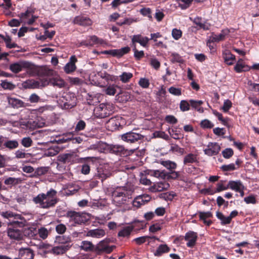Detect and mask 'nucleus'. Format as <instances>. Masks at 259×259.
Here are the masks:
<instances>
[{"label": "nucleus", "mask_w": 259, "mask_h": 259, "mask_svg": "<svg viewBox=\"0 0 259 259\" xmlns=\"http://www.w3.org/2000/svg\"><path fill=\"white\" fill-rule=\"evenodd\" d=\"M57 193L56 190L51 189L46 194L40 193L33 197L32 201L35 204H39L41 208H49L54 206L58 202Z\"/></svg>", "instance_id": "obj_1"}, {"label": "nucleus", "mask_w": 259, "mask_h": 259, "mask_svg": "<svg viewBox=\"0 0 259 259\" xmlns=\"http://www.w3.org/2000/svg\"><path fill=\"white\" fill-rule=\"evenodd\" d=\"M133 191L131 189H122L115 191L113 193V201L117 206L126 203L132 198Z\"/></svg>", "instance_id": "obj_2"}, {"label": "nucleus", "mask_w": 259, "mask_h": 259, "mask_svg": "<svg viewBox=\"0 0 259 259\" xmlns=\"http://www.w3.org/2000/svg\"><path fill=\"white\" fill-rule=\"evenodd\" d=\"M66 217L68 219L69 223L71 226L84 224L88 220L84 215L74 211H68Z\"/></svg>", "instance_id": "obj_3"}, {"label": "nucleus", "mask_w": 259, "mask_h": 259, "mask_svg": "<svg viewBox=\"0 0 259 259\" xmlns=\"http://www.w3.org/2000/svg\"><path fill=\"white\" fill-rule=\"evenodd\" d=\"M113 110V108L112 105L102 103L95 108L94 114L97 117L103 118L111 114Z\"/></svg>", "instance_id": "obj_4"}, {"label": "nucleus", "mask_w": 259, "mask_h": 259, "mask_svg": "<svg viewBox=\"0 0 259 259\" xmlns=\"http://www.w3.org/2000/svg\"><path fill=\"white\" fill-rule=\"evenodd\" d=\"M15 216L11 223H8V227L17 228L29 226L28 222L22 215L17 214Z\"/></svg>", "instance_id": "obj_5"}, {"label": "nucleus", "mask_w": 259, "mask_h": 259, "mask_svg": "<svg viewBox=\"0 0 259 259\" xmlns=\"http://www.w3.org/2000/svg\"><path fill=\"white\" fill-rule=\"evenodd\" d=\"M144 137L143 135L133 132H130L121 135V139L130 143H134L142 140Z\"/></svg>", "instance_id": "obj_6"}, {"label": "nucleus", "mask_w": 259, "mask_h": 259, "mask_svg": "<svg viewBox=\"0 0 259 259\" xmlns=\"http://www.w3.org/2000/svg\"><path fill=\"white\" fill-rule=\"evenodd\" d=\"M49 84L48 81L45 80L41 83L33 79H28L24 81L23 83V87L25 89H36L44 87Z\"/></svg>", "instance_id": "obj_7"}, {"label": "nucleus", "mask_w": 259, "mask_h": 259, "mask_svg": "<svg viewBox=\"0 0 259 259\" xmlns=\"http://www.w3.org/2000/svg\"><path fill=\"white\" fill-rule=\"evenodd\" d=\"M115 248V246H109L104 243L103 241H100L98 244L95 246V252L98 254H101L103 252L106 253H111Z\"/></svg>", "instance_id": "obj_8"}, {"label": "nucleus", "mask_w": 259, "mask_h": 259, "mask_svg": "<svg viewBox=\"0 0 259 259\" xmlns=\"http://www.w3.org/2000/svg\"><path fill=\"white\" fill-rule=\"evenodd\" d=\"M75 159L76 155L72 153L62 154L57 157V161L60 164L72 163Z\"/></svg>", "instance_id": "obj_9"}, {"label": "nucleus", "mask_w": 259, "mask_h": 259, "mask_svg": "<svg viewBox=\"0 0 259 259\" xmlns=\"http://www.w3.org/2000/svg\"><path fill=\"white\" fill-rule=\"evenodd\" d=\"M221 150V147L217 143H209L207 148L204 150V153L209 156H211L217 155Z\"/></svg>", "instance_id": "obj_10"}, {"label": "nucleus", "mask_w": 259, "mask_h": 259, "mask_svg": "<svg viewBox=\"0 0 259 259\" xmlns=\"http://www.w3.org/2000/svg\"><path fill=\"white\" fill-rule=\"evenodd\" d=\"M151 197L147 194H144L137 196L133 201V205L134 207L139 208L141 206L145 204L151 200Z\"/></svg>", "instance_id": "obj_11"}, {"label": "nucleus", "mask_w": 259, "mask_h": 259, "mask_svg": "<svg viewBox=\"0 0 259 259\" xmlns=\"http://www.w3.org/2000/svg\"><path fill=\"white\" fill-rule=\"evenodd\" d=\"M7 233L10 238L12 239L20 240L23 238L22 231L17 228L8 227Z\"/></svg>", "instance_id": "obj_12"}, {"label": "nucleus", "mask_w": 259, "mask_h": 259, "mask_svg": "<svg viewBox=\"0 0 259 259\" xmlns=\"http://www.w3.org/2000/svg\"><path fill=\"white\" fill-rule=\"evenodd\" d=\"M33 256V251L29 248H21L19 250V259H32Z\"/></svg>", "instance_id": "obj_13"}, {"label": "nucleus", "mask_w": 259, "mask_h": 259, "mask_svg": "<svg viewBox=\"0 0 259 259\" xmlns=\"http://www.w3.org/2000/svg\"><path fill=\"white\" fill-rule=\"evenodd\" d=\"M197 239V233L193 231L188 232L185 236V240L188 241L187 245L190 247H192L195 245Z\"/></svg>", "instance_id": "obj_14"}, {"label": "nucleus", "mask_w": 259, "mask_h": 259, "mask_svg": "<svg viewBox=\"0 0 259 259\" xmlns=\"http://www.w3.org/2000/svg\"><path fill=\"white\" fill-rule=\"evenodd\" d=\"M73 22L74 24L81 26H90L92 24V21L89 18L83 16L75 17Z\"/></svg>", "instance_id": "obj_15"}, {"label": "nucleus", "mask_w": 259, "mask_h": 259, "mask_svg": "<svg viewBox=\"0 0 259 259\" xmlns=\"http://www.w3.org/2000/svg\"><path fill=\"white\" fill-rule=\"evenodd\" d=\"M120 124L119 118L112 117L107 122L106 127L109 130L113 131L118 129Z\"/></svg>", "instance_id": "obj_16"}, {"label": "nucleus", "mask_w": 259, "mask_h": 259, "mask_svg": "<svg viewBox=\"0 0 259 259\" xmlns=\"http://www.w3.org/2000/svg\"><path fill=\"white\" fill-rule=\"evenodd\" d=\"M77 62V59L75 56H72L70 58V61L64 66V71L67 73H70L76 69L75 63Z\"/></svg>", "instance_id": "obj_17"}, {"label": "nucleus", "mask_w": 259, "mask_h": 259, "mask_svg": "<svg viewBox=\"0 0 259 259\" xmlns=\"http://www.w3.org/2000/svg\"><path fill=\"white\" fill-rule=\"evenodd\" d=\"M105 235V231L102 229H96L90 230L87 233L86 236L88 237H92L94 238H101L104 236Z\"/></svg>", "instance_id": "obj_18"}, {"label": "nucleus", "mask_w": 259, "mask_h": 259, "mask_svg": "<svg viewBox=\"0 0 259 259\" xmlns=\"http://www.w3.org/2000/svg\"><path fill=\"white\" fill-rule=\"evenodd\" d=\"M149 39L147 37H143L141 35H135L133 36L132 41L133 47L136 42L139 43L141 46L145 47L148 42Z\"/></svg>", "instance_id": "obj_19"}, {"label": "nucleus", "mask_w": 259, "mask_h": 259, "mask_svg": "<svg viewBox=\"0 0 259 259\" xmlns=\"http://www.w3.org/2000/svg\"><path fill=\"white\" fill-rule=\"evenodd\" d=\"M70 244H62L54 247L52 249V252L56 255L62 254L67 251L71 247Z\"/></svg>", "instance_id": "obj_20"}, {"label": "nucleus", "mask_w": 259, "mask_h": 259, "mask_svg": "<svg viewBox=\"0 0 259 259\" xmlns=\"http://www.w3.org/2000/svg\"><path fill=\"white\" fill-rule=\"evenodd\" d=\"M48 83L59 88H64L65 85V82L64 80L58 76L50 78L49 81H48Z\"/></svg>", "instance_id": "obj_21"}, {"label": "nucleus", "mask_w": 259, "mask_h": 259, "mask_svg": "<svg viewBox=\"0 0 259 259\" xmlns=\"http://www.w3.org/2000/svg\"><path fill=\"white\" fill-rule=\"evenodd\" d=\"M170 187L169 184L166 182L157 183L151 188L153 192H161L167 190Z\"/></svg>", "instance_id": "obj_22"}, {"label": "nucleus", "mask_w": 259, "mask_h": 259, "mask_svg": "<svg viewBox=\"0 0 259 259\" xmlns=\"http://www.w3.org/2000/svg\"><path fill=\"white\" fill-rule=\"evenodd\" d=\"M130 51V48L125 47L122 48L120 49L111 50V55L114 57L120 58L123 56L124 54H127Z\"/></svg>", "instance_id": "obj_23"}, {"label": "nucleus", "mask_w": 259, "mask_h": 259, "mask_svg": "<svg viewBox=\"0 0 259 259\" xmlns=\"http://www.w3.org/2000/svg\"><path fill=\"white\" fill-rule=\"evenodd\" d=\"M37 73L39 76H54L55 72L47 67H41L37 69Z\"/></svg>", "instance_id": "obj_24"}, {"label": "nucleus", "mask_w": 259, "mask_h": 259, "mask_svg": "<svg viewBox=\"0 0 259 259\" xmlns=\"http://www.w3.org/2000/svg\"><path fill=\"white\" fill-rule=\"evenodd\" d=\"M80 248L81 250L87 252H95V246L91 241H83L81 243Z\"/></svg>", "instance_id": "obj_25"}, {"label": "nucleus", "mask_w": 259, "mask_h": 259, "mask_svg": "<svg viewBox=\"0 0 259 259\" xmlns=\"http://www.w3.org/2000/svg\"><path fill=\"white\" fill-rule=\"evenodd\" d=\"M228 187L236 192L240 190V189H244V186L240 181H230L228 182Z\"/></svg>", "instance_id": "obj_26"}, {"label": "nucleus", "mask_w": 259, "mask_h": 259, "mask_svg": "<svg viewBox=\"0 0 259 259\" xmlns=\"http://www.w3.org/2000/svg\"><path fill=\"white\" fill-rule=\"evenodd\" d=\"M228 29H224L219 35L213 34L211 37V41L212 42H219L225 39V36L229 33Z\"/></svg>", "instance_id": "obj_27"}, {"label": "nucleus", "mask_w": 259, "mask_h": 259, "mask_svg": "<svg viewBox=\"0 0 259 259\" xmlns=\"http://www.w3.org/2000/svg\"><path fill=\"white\" fill-rule=\"evenodd\" d=\"M8 101L9 105L15 108L24 107V103L21 100L15 98H8Z\"/></svg>", "instance_id": "obj_28"}, {"label": "nucleus", "mask_w": 259, "mask_h": 259, "mask_svg": "<svg viewBox=\"0 0 259 259\" xmlns=\"http://www.w3.org/2000/svg\"><path fill=\"white\" fill-rule=\"evenodd\" d=\"M108 149L112 153L116 154H124V148L123 146L119 145H111L109 146Z\"/></svg>", "instance_id": "obj_29"}, {"label": "nucleus", "mask_w": 259, "mask_h": 259, "mask_svg": "<svg viewBox=\"0 0 259 259\" xmlns=\"http://www.w3.org/2000/svg\"><path fill=\"white\" fill-rule=\"evenodd\" d=\"M22 180L21 178H16L13 177L6 178L4 181L5 184L9 186L10 187L20 184Z\"/></svg>", "instance_id": "obj_30"}, {"label": "nucleus", "mask_w": 259, "mask_h": 259, "mask_svg": "<svg viewBox=\"0 0 259 259\" xmlns=\"http://www.w3.org/2000/svg\"><path fill=\"white\" fill-rule=\"evenodd\" d=\"M160 163L164 166L169 171H171L177 168V164L174 161L170 160H161Z\"/></svg>", "instance_id": "obj_31"}, {"label": "nucleus", "mask_w": 259, "mask_h": 259, "mask_svg": "<svg viewBox=\"0 0 259 259\" xmlns=\"http://www.w3.org/2000/svg\"><path fill=\"white\" fill-rule=\"evenodd\" d=\"M199 216L200 219L203 221V223L207 225V226L210 225V224L212 223V222L210 220H206L207 218H211L212 217V214L210 212H200L199 213Z\"/></svg>", "instance_id": "obj_32"}, {"label": "nucleus", "mask_w": 259, "mask_h": 259, "mask_svg": "<svg viewBox=\"0 0 259 259\" xmlns=\"http://www.w3.org/2000/svg\"><path fill=\"white\" fill-rule=\"evenodd\" d=\"M170 250V248L166 244H161L157 248L154 253L155 256H160L163 253L168 252Z\"/></svg>", "instance_id": "obj_33"}, {"label": "nucleus", "mask_w": 259, "mask_h": 259, "mask_svg": "<svg viewBox=\"0 0 259 259\" xmlns=\"http://www.w3.org/2000/svg\"><path fill=\"white\" fill-rule=\"evenodd\" d=\"M250 68L248 66L244 64L242 59L239 60L236 65L234 67L235 70L237 72L246 71L248 70Z\"/></svg>", "instance_id": "obj_34"}, {"label": "nucleus", "mask_w": 259, "mask_h": 259, "mask_svg": "<svg viewBox=\"0 0 259 259\" xmlns=\"http://www.w3.org/2000/svg\"><path fill=\"white\" fill-rule=\"evenodd\" d=\"M110 175L111 174L109 171L101 168L98 169L97 173L96 174V176L101 179L102 181L109 177Z\"/></svg>", "instance_id": "obj_35"}, {"label": "nucleus", "mask_w": 259, "mask_h": 259, "mask_svg": "<svg viewBox=\"0 0 259 259\" xmlns=\"http://www.w3.org/2000/svg\"><path fill=\"white\" fill-rule=\"evenodd\" d=\"M134 228V227L133 226H126L118 232V235L119 237H123L128 236Z\"/></svg>", "instance_id": "obj_36"}, {"label": "nucleus", "mask_w": 259, "mask_h": 259, "mask_svg": "<svg viewBox=\"0 0 259 259\" xmlns=\"http://www.w3.org/2000/svg\"><path fill=\"white\" fill-rule=\"evenodd\" d=\"M197 162V155L192 153L188 154L186 155L184 158V163H193Z\"/></svg>", "instance_id": "obj_37"}, {"label": "nucleus", "mask_w": 259, "mask_h": 259, "mask_svg": "<svg viewBox=\"0 0 259 259\" xmlns=\"http://www.w3.org/2000/svg\"><path fill=\"white\" fill-rule=\"evenodd\" d=\"M151 175L158 178L165 179L167 175L165 170H154L151 171Z\"/></svg>", "instance_id": "obj_38"}, {"label": "nucleus", "mask_w": 259, "mask_h": 259, "mask_svg": "<svg viewBox=\"0 0 259 259\" xmlns=\"http://www.w3.org/2000/svg\"><path fill=\"white\" fill-rule=\"evenodd\" d=\"M190 103L191 106L196 109L199 112L202 113L203 112V108L200 107V106L203 103L202 101H195L193 100H190Z\"/></svg>", "instance_id": "obj_39"}, {"label": "nucleus", "mask_w": 259, "mask_h": 259, "mask_svg": "<svg viewBox=\"0 0 259 259\" xmlns=\"http://www.w3.org/2000/svg\"><path fill=\"white\" fill-rule=\"evenodd\" d=\"M26 227L27 229H25L24 231L25 235L29 237H32L36 235L37 232L36 228L29 227L28 226Z\"/></svg>", "instance_id": "obj_40"}, {"label": "nucleus", "mask_w": 259, "mask_h": 259, "mask_svg": "<svg viewBox=\"0 0 259 259\" xmlns=\"http://www.w3.org/2000/svg\"><path fill=\"white\" fill-rule=\"evenodd\" d=\"M1 214L4 218L8 219L9 221V223H11L17 213H14L11 211H5L1 212Z\"/></svg>", "instance_id": "obj_41"}, {"label": "nucleus", "mask_w": 259, "mask_h": 259, "mask_svg": "<svg viewBox=\"0 0 259 259\" xmlns=\"http://www.w3.org/2000/svg\"><path fill=\"white\" fill-rule=\"evenodd\" d=\"M73 133L71 132L67 133L63 135V137L58 140H56L55 142L58 144H62L66 143L69 141H71L72 139Z\"/></svg>", "instance_id": "obj_42"}, {"label": "nucleus", "mask_w": 259, "mask_h": 259, "mask_svg": "<svg viewBox=\"0 0 259 259\" xmlns=\"http://www.w3.org/2000/svg\"><path fill=\"white\" fill-rule=\"evenodd\" d=\"M216 215L217 218L221 221V224L222 225L229 224L231 222V220L228 217H226L222 212L218 211Z\"/></svg>", "instance_id": "obj_43"}, {"label": "nucleus", "mask_w": 259, "mask_h": 259, "mask_svg": "<svg viewBox=\"0 0 259 259\" xmlns=\"http://www.w3.org/2000/svg\"><path fill=\"white\" fill-rule=\"evenodd\" d=\"M224 58L225 62L229 65L233 64L235 59V56L229 52L225 54Z\"/></svg>", "instance_id": "obj_44"}, {"label": "nucleus", "mask_w": 259, "mask_h": 259, "mask_svg": "<svg viewBox=\"0 0 259 259\" xmlns=\"http://www.w3.org/2000/svg\"><path fill=\"white\" fill-rule=\"evenodd\" d=\"M60 150V149L58 146L51 147L45 152V155L47 156H54L56 155Z\"/></svg>", "instance_id": "obj_45"}, {"label": "nucleus", "mask_w": 259, "mask_h": 259, "mask_svg": "<svg viewBox=\"0 0 259 259\" xmlns=\"http://www.w3.org/2000/svg\"><path fill=\"white\" fill-rule=\"evenodd\" d=\"M4 146L10 149H13L18 147L19 143L16 140H9L4 143Z\"/></svg>", "instance_id": "obj_46"}, {"label": "nucleus", "mask_w": 259, "mask_h": 259, "mask_svg": "<svg viewBox=\"0 0 259 259\" xmlns=\"http://www.w3.org/2000/svg\"><path fill=\"white\" fill-rule=\"evenodd\" d=\"M169 151L172 152H178L181 155H183L185 153L184 149L180 147L178 145L171 144Z\"/></svg>", "instance_id": "obj_47"}, {"label": "nucleus", "mask_w": 259, "mask_h": 259, "mask_svg": "<svg viewBox=\"0 0 259 259\" xmlns=\"http://www.w3.org/2000/svg\"><path fill=\"white\" fill-rule=\"evenodd\" d=\"M1 85L4 89L9 90H12L16 87L12 82L8 81L7 80L2 81Z\"/></svg>", "instance_id": "obj_48"}, {"label": "nucleus", "mask_w": 259, "mask_h": 259, "mask_svg": "<svg viewBox=\"0 0 259 259\" xmlns=\"http://www.w3.org/2000/svg\"><path fill=\"white\" fill-rule=\"evenodd\" d=\"M22 66L20 63H16L10 65V69L14 73H17L22 69Z\"/></svg>", "instance_id": "obj_49"}, {"label": "nucleus", "mask_w": 259, "mask_h": 259, "mask_svg": "<svg viewBox=\"0 0 259 259\" xmlns=\"http://www.w3.org/2000/svg\"><path fill=\"white\" fill-rule=\"evenodd\" d=\"M70 241V238L65 237L64 236H57L56 238V242L62 244H69V242Z\"/></svg>", "instance_id": "obj_50"}, {"label": "nucleus", "mask_w": 259, "mask_h": 259, "mask_svg": "<svg viewBox=\"0 0 259 259\" xmlns=\"http://www.w3.org/2000/svg\"><path fill=\"white\" fill-rule=\"evenodd\" d=\"M39 236L42 239H46L49 234V231L45 227H41L37 231Z\"/></svg>", "instance_id": "obj_51"}, {"label": "nucleus", "mask_w": 259, "mask_h": 259, "mask_svg": "<svg viewBox=\"0 0 259 259\" xmlns=\"http://www.w3.org/2000/svg\"><path fill=\"white\" fill-rule=\"evenodd\" d=\"M90 40L92 41L91 44H93V46L94 45H104L106 44L105 41L103 39L98 38L96 35L91 36Z\"/></svg>", "instance_id": "obj_52"}, {"label": "nucleus", "mask_w": 259, "mask_h": 259, "mask_svg": "<svg viewBox=\"0 0 259 259\" xmlns=\"http://www.w3.org/2000/svg\"><path fill=\"white\" fill-rule=\"evenodd\" d=\"M116 88L117 86L110 85L106 89L105 92L108 95L113 96L116 92Z\"/></svg>", "instance_id": "obj_53"}, {"label": "nucleus", "mask_w": 259, "mask_h": 259, "mask_svg": "<svg viewBox=\"0 0 259 259\" xmlns=\"http://www.w3.org/2000/svg\"><path fill=\"white\" fill-rule=\"evenodd\" d=\"M133 51L134 52V57L137 60H140L144 57V52L143 51H138L136 48V45H134L133 47Z\"/></svg>", "instance_id": "obj_54"}, {"label": "nucleus", "mask_w": 259, "mask_h": 259, "mask_svg": "<svg viewBox=\"0 0 259 259\" xmlns=\"http://www.w3.org/2000/svg\"><path fill=\"white\" fill-rule=\"evenodd\" d=\"M133 74L130 72H123L120 76V80L123 82H126L132 77Z\"/></svg>", "instance_id": "obj_55"}, {"label": "nucleus", "mask_w": 259, "mask_h": 259, "mask_svg": "<svg viewBox=\"0 0 259 259\" xmlns=\"http://www.w3.org/2000/svg\"><path fill=\"white\" fill-rule=\"evenodd\" d=\"M233 154V150L231 148H226L222 151V155L223 157L226 159L231 157Z\"/></svg>", "instance_id": "obj_56"}, {"label": "nucleus", "mask_w": 259, "mask_h": 259, "mask_svg": "<svg viewBox=\"0 0 259 259\" xmlns=\"http://www.w3.org/2000/svg\"><path fill=\"white\" fill-rule=\"evenodd\" d=\"M200 125L203 128H211L213 126V124L208 119L202 120Z\"/></svg>", "instance_id": "obj_57"}, {"label": "nucleus", "mask_w": 259, "mask_h": 259, "mask_svg": "<svg viewBox=\"0 0 259 259\" xmlns=\"http://www.w3.org/2000/svg\"><path fill=\"white\" fill-rule=\"evenodd\" d=\"M141 14H142L143 16H147L149 19L151 20L152 18V17L151 16V10L150 8H144L140 10V11Z\"/></svg>", "instance_id": "obj_58"}, {"label": "nucleus", "mask_w": 259, "mask_h": 259, "mask_svg": "<svg viewBox=\"0 0 259 259\" xmlns=\"http://www.w3.org/2000/svg\"><path fill=\"white\" fill-rule=\"evenodd\" d=\"M32 141L29 137H25L22 139L21 144L22 145L26 148L29 147L31 146Z\"/></svg>", "instance_id": "obj_59"}, {"label": "nucleus", "mask_w": 259, "mask_h": 259, "mask_svg": "<svg viewBox=\"0 0 259 259\" xmlns=\"http://www.w3.org/2000/svg\"><path fill=\"white\" fill-rule=\"evenodd\" d=\"M166 179H177L180 174L178 172L174 171V170L167 172Z\"/></svg>", "instance_id": "obj_60"}, {"label": "nucleus", "mask_w": 259, "mask_h": 259, "mask_svg": "<svg viewBox=\"0 0 259 259\" xmlns=\"http://www.w3.org/2000/svg\"><path fill=\"white\" fill-rule=\"evenodd\" d=\"M221 168L224 171H232L237 169L234 163H231L228 165H223Z\"/></svg>", "instance_id": "obj_61"}, {"label": "nucleus", "mask_w": 259, "mask_h": 259, "mask_svg": "<svg viewBox=\"0 0 259 259\" xmlns=\"http://www.w3.org/2000/svg\"><path fill=\"white\" fill-rule=\"evenodd\" d=\"M182 34V32L180 29H177L176 28L173 29L172 30V36L173 38L176 39L178 40L180 37H181Z\"/></svg>", "instance_id": "obj_62"}, {"label": "nucleus", "mask_w": 259, "mask_h": 259, "mask_svg": "<svg viewBox=\"0 0 259 259\" xmlns=\"http://www.w3.org/2000/svg\"><path fill=\"white\" fill-rule=\"evenodd\" d=\"M4 40L6 42V46L8 48H14L16 47V44H15V43H11V37L9 36V35H7Z\"/></svg>", "instance_id": "obj_63"}, {"label": "nucleus", "mask_w": 259, "mask_h": 259, "mask_svg": "<svg viewBox=\"0 0 259 259\" xmlns=\"http://www.w3.org/2000/svg\"><path fill=\"white\" fill-rule=\"evenodd\" d=\"M48 171V169L47 167H39L36 169V170L35 171V175L37 176H42L45 174H46L47 171Z\"/></svg>", "instance_id": "obj_64"}]
</instances>
